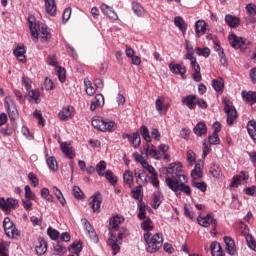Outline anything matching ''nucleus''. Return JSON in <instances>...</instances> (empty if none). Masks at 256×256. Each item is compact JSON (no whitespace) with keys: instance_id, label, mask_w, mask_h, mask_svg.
Masks as SVG:
<instances>
[{"instance_id":"obj_46","label":"nucleus","mask_w":256,"mask_h":256,"mask_svg":"<svg viewBox=\"0 0 256 256\" xmlns=\"http://www.w3.org/2000/svg\"><path fill=\"white\" fill-rule=\"evenodd\" d=\"M195 53H196V55H199L202 57H209L211 55V49H209L208 47H206V48L197 47L195 49Z\"/></svg>"},{"instance_id":"obj_9","label":"nucleus","mask_w":256,"mask_h":256,"mask_svg":"<svg viewBox=\"0 0 256 256\" xmlns=\"http://www.w3.org/2000/svg\"><path fill=\"white\" fill-rule=\"evenodd\" d=\"M82 223H84V229L87 232V235L89 236L91 241H93V243H98L99 237L97 236V233L95 232V229L93 228L91 223H89L87 219H82Z\"/></svg>"},{"instance_id":"obj_37","label":"nucleus","mask_w":256,"mask_h":256,"mask_svg":"<svg viewBox=\"0 0 256 256\" xmlns=\"http://www.w3.org/2000/svg\"><path fill=\"white\" fill-rule=\"evenodd\" d=\"M53 193H54L55 197L58 199V201H60L61 205L65 206V203H67V201L65 200V197L63 196V192H61V190L59 188L54 186Z\"/></svg>"},{"instance_id":"obj_52","label":"nucleus","mask_w":256,"mask_h":256,"mask_svg":"<svg viewBox=\"0 0 256 256\" xmlns=\"http://www.w3.org/2000/svg\"><path fill=\"white\" fill-rule=\"evenodd\" d=\"M72 191L75 199H85V194L83 193V191H81V188H79V186H74Z\"/></svg>"},{"instance_id":"obj_18","label":"nucleus","mask_w":256,"mask_h":256,"mask_svg":"<svg viewBox=\"0 0 256 256\" xmlns=\"http://www.w3.org/2000/svg\"><path fill=\"white\" fill-rule=\"evenodd\" d=\"M60 149L68 159L75 158V151H73V147H71L70 144H67V142H62L60 144Z\"/></svg>"},{"instance_id":"obj_25","label":"nucleus","mask_w":256,"mask_h":256,"mask_svg":"<svg viewBox=\"0 0 256 256\" xmlns=\"http://www.w3.org/2000/svg\"><path fill=\"white\" fill-rule=\"evenodd\" d=\"M247 131L248 135H250L251 139L256 143V121L250 120L247 123Z\"/></svg>"},{"instance_id":"obj_1","label":"nucleus","mask_w":256,"mask_h":256,"mask_svg":"<svg viewBox=\"0 0 256 256\" xmlns=\"http://www.w3.org/2000/svg\"><path fill=\"white\" fill-rule=\"evenodd\" d=\"M166 172L168 175L172 177H168L165 179V183L168 188H170L173 193H176V196L179 197L182 193L185 195H191V187L187 185V176L185 175V171L183 170V163L175 162L171 163L166 167ZM181 191V192H179Z\"/></svg>"},{"instance_id":"obj_30","label":"nucleus","mask_w":256,"mask_h":256,"mask_svg":"<svg viewBox=\"0 0 256 256\" xmlns=\"http://www.w3.org/2000/svg\"><path fill=\"white\" fill-rule=\"evenodd\" d=\"M195 31H196V35H199V33H202V35H205V31H207V23L204 20H198L195 23Z\"/></svg>"},{"instance_id":"obj_4","label":"nucleus","mask_w":256,"mask_h":256,"mask_svg":"<svg viewBox=\"0 0 256 256\" xmlns=\"http://www.w3.org/2000/svg\"><path fill=\"white\" fill-rule=\"evenodd\" d=\"M147 253H157L163 247V234L156 233L151 236V232L144 233Z\"/></svg>"},{"instance_id":"obj_28","label":"nucleus","mask_w":256,"mask_h":256,"mask_svg":"<svg viewBox=\"0 0 256 256\" xmlns=\"http://www.w3.org/2000/svg\"><path fill=\"white\" fill-rule=\"evenodd\" d=\"M163 202V194H161L160 191H156L153 194V202H152V207L153 209H159V206Z\"/></svg>"},{"instance_id":"obj_56","label":"nucleus","mask_w":256,"mask_h":256,"mask_svg":"<svg viewBox=\"0 0 256 256\" xmlns=\"http://www.w3.org/2000/svg\"><path fill=\"white\" fill-rule=\"evenodd\" d=\"M47 234L50 237V239H52L53 241H57V239H59V231L51 227L47 229Z\"/></svg>"},{"instance_id":"obj_38","label":"nucleus","mask_w":256,"mask_h":256,"mask_svg":"<svg viewBox=\"0 0 256 256\" xmlns=\"http://www.w3.org/2000/svg\"><path fill=\"white\" fill-rule=\"evenodd\" d=\"M130 141L132 145H134V149H137L141 145V136L139 135V132L133 133L132 136H130Z\"/></svg>"},{"instance_id":"obj_6","label":"nucleus","mask_w":256,"mask_h":256,"mask_svg":"<svg viewBox=\"0 0 256 256\" xmlns=\"http://www.w3.org/2000/svg\"><path fill=\"white\" fill-rule=\"evenodd\" d=\"M222 101L224 103V113L227 114V124L233 125V122L237 119V110L229 98H223Z\"/></svg>"},{"instance_id":"obj_32","label":"nucleus","mask_w":256,"mask_h":256,"mask_svg":"<svg viewBox=\"0 0 256 256\" xmlns=\"http://www.w3.org/2000/svg\"><path fill=\"white\" fill-rule=\"evenodd\" d=\"M123 180L124 183L131 189V187H133V171L126 170L123 174Z\"/></svg>"},{"instance_id":"obj_22","label":"nucleus","mask_w":256,"mask_h":256,"mask_svg":"<svg viewBox=\"0 0 256 256\" xmlns=\"http://www.w3.org/2000/svg\"><path fill=\"white\" fill-rule=\"evenodd\" d=\"M225 21L232 29H237L241 23V20L238 17L229 14L225 16Z\"/></svg>"},{"instance_id":"obj_20","label":"nucleus","mask_w":256,"mask_h":256,"mask_svg":"<svg viewBox=\"0 0 256 256\" xmlns=\"http://www.w3.org/2000/svg\"><path fill=\"white\" fill-rule=\"evenodd\" d=\"M4 205L6 208H0L2 211L6 213L11 211V209H17L19 207V200L15 198H8L7 200L4 199Z\"/></svg>"},{"instance_id":"obj_21","label":"nucleus","mask_w":256,"mask_h":256,"mask_svg":"<svg viewBox=\"0 0 256 256\" xmlns=\"http://www.w3.org/2000/svg\"><path fill=\"white\" fill-rule=\"evenodd\" d=\"M36 255H45L47 253V241L43 238H38V245L35 247Z\"/></svg>"},{"instance_id":"obj_15","label":"nucleus","mask_w":256,"mask_h":256,"mask_svg":"<svg viewBox=\"0 0 256 256\" xmlns=\"http://www.w3.org/2000/svg\"><path fill=\"white\" fill-rule=\"evenodd\" d=\"M45 11L50 17H55L57 15V4L55 0H44Z\"/></svg>"},{"instance_id":"obj_40","label":"nucleus","mask_w":256,"mask_h":256,"mask_svg":"<svg viewBox=\"0 0 256 256\" xmlns=\"http://www.w3.org/2000/svg\"><path fill=\"white\" fill-rule=\"evenodd\" d=\"M84 85L87 95H89L90 97H92V95H95V88L93 87V85H91V81H89V79H84Z\"/></svg>"},{"instance_id":"obj_10","label":"nucleus","mask_w":256,"mask_h":256,"mask_svg":"<svg viewBox=\"0 0 256 256\" xmlns=\"http://www.w3.org/2000/svg\"><path fill=\"white\" fill-rule=\"evenodd\" d=\"M169 69L171 73H175L176 75H181L182 79H185V74L187 73V68L181 64H175V63H170L169 64Z\"/></svg>"},{"instance_id":"obj_27","label":"nucleus","mask_w":256,"mask_h":256,"mask_svg":"<svg viewBox=\"0 0 256 256\" xmlns=\"http://www.w3.org/2000/svg\"><path fill=\"white\" fill-rule=\"evenodd\" d=\"M242 97L249 103V105H253V103H256V92L253 91H242Z\"/></svg>"},{"instance_id":"obj_60","label":"nucleus","mask_w":256,"mask_h":256,"mask_svg":"<svg viewBox=\"0 0 256 256\" xmlns=\"http://www.w3.org/2000/svg\"><path fill=\"white\" fill-rule=\"evenodd\" d=\"M44 89L46 91H53L55 89V84L53 83V80L50 78H46L44 81Z\"/></svg>"},{"instance_id":"obj_50","label":"nucleus","mask_w":256,"mask_h":256,"mask_svg":"<svg viewBox=\"0 0 256 256\" xmlns=\"http://www.w3.org/2000/svg\"><path fill=\"white\" fill-rule=\"evenodd\" d=\"M210 173L213 177H215L216 179L221 177V167H219V165H215L213 164L210 167Z\"/></svg>"},{"instance_id":"obj_58","label":"nucleus","mask_w":256,"mask_h":256,"mask_svg":"<svg viewBox=\"0 0 256 256\" xmlns=\"http://www.w3.org/2000/svg\"><path fill=\"white\" fill-rule=\"evenodd\" d=\"M28 179L33 187H37L39 185V178H37V175L35 173L30 172L28 174Z\"/></svg>"},{"instance_id":"obj_23","label":"nucleus","mask_w":256,"mask_h":256,"mask_svg":"<svg viewBox=\"0 0 256 256\" xmlns=\"http://www.w3.org/2000/svg\"><path fill=\"white\" fill-rule=\"evenodd\" d=\"M193 132L197 137H203V135H207V125H205V122H199L194 127Z\"/></svg>"},{"instance_id":"obj_24","label":"nucleus","mask_w":256,"mask_h":256,"mask_svg":"<svg viewBox=\"0 0 256 256\" xmlns=\"http://www.w3.org/2000/svg\"><path fill=\"white\" fill-rule=\"evenodd\" d=\"M210 249L213 256H225V252H223V248L219 242H212Z\"/></svg>"},{"instance_id":"obj_54","label":"nucleus","mask_w":256,"mask_h":256,"mask_svg":"<svg viewBox=\"0 0 256 256\" xmlns=\"http://www.w3.org/2000/svg\"><path fill=\"white\" fill-rule=\"evenodd\" d=\"M246 243L249 249H252V251H256V243L251 234L246 235Z\"/></svg>"},{"instance_id":"obj_47","label":"nucleus","mask_w":256,"mask_h":256,"mask_svg":"<svg viewBox=\"0 0 256 256\" xmlns=\"http://www.w3.org/2000/svg\"><path fill=\"white\" fill-rule=\"evenodd\" d=\"M141 135L147 143H151V135L149 134V128L147 126H142L140 128Z\"/></svg>"},{"instance_id":"obj_57","label":"nucleus","mask_w":256,"mask_h":256,"mask_svg":"<svg viewBox=\"0 0 256 256\" xmlns=\"http://www.w3.org/2000/svg\"><path fill=\"white\" fill-rule=\"evenodd\" d=\"M208 142L210 145H219L221 140L219 139V134L213 133L211 136L208 137Z\"/></svg>"},{"instance_id":"obj_51","label":"nucleus","mask_w":256,"mask_h":256,"mask_svg":"<svg viewBox=\"0 0 256 256\" xmlns=\"http://www.w3.org/2000/svg\"><path fill=\"white\" fill-rule=\"evenodd\" d=\"M184 215L188 219H191V221L195 220V212L191 206H184Z\"/></svg>"},{"instance_id":"obj_12","label":"nucleus","mask_w":256,"mask_h":256,"mask_svg":"<svg viewBox=\"0 0 256 256\" xmlns=\"http://www.w3.org/2000/svg\"><path fill=\"white\" fill-rule=\"evenodd\" d=\"M92 203H90L91 209H93L94 213H99L101 209V203H103V197H101V194L96 193L92 197Z\"/></svg>"},{"instance_id":"obj_63","label":"nucleus","mask_w":256,"mask_h":256,"mask_svg":"<svg viewBox=\"0 0 256 256\" xmlns=\"http://www.w3.org/2000/svg\"><path fill=\"white\" fill-rule=\"evenodd\" d=\"M29 97L33 99V101H35V103H39V97H40V93L39 90H31L28 93Z\"/></svg>"},{"instance_id":"obj_42","label":"nucleus","mask_w":256,"mask_h":256,"mask_svg":"<svg viewBox=\"0 0 256 256\" xmlns=\"http://www.w3.org/2000/svg\"><path fill=\"white\" fill-rule=\"evenodd\" d=\"M146 153L156 159L157 161L161 159V153L153 148H149V145H146Z\"/></svg>"},{"instance_id":"obj_36","label":"nucleus","mask_w":256,"mask_h":256,"mask_svg":"<svg viewBox=\"0 0 256 256\" xmlns=\"http://www.w3.org/2000/svg\"><path fill=\"white\" fill-rule=\"evenodd\" d=\"M4 232H5V235L10 239H15V237H19V230L15 225L12 226L11 228H8V230Z\"/></svg>"},{"instance_id":"obj_34","label":"nucleus","mask_w":256,"mask_h":256,"mask_svg":"<svg viewBox=\"0 0 256 256\" xmlns=\"http://www.w3.org/2000/svg\"><path fill=\"white\" fill-rule=\"evenodd\" d=\"M212 87L217 93H220V91H223V87H225V82L221 78L212 80Z\"/></svg>"},{"instance_id":"obj_44","label":"nucleus","mask_w":256,"mask_h":256,"mask_svg":"<svg viewBox=\"0 0 256 256\" xmlns=\"http://www.w3.org/2000/svg\"><path fill=\"white\" fill-rule=\"evenodd\" d=\"M105 169H107V162H105L104 160H101L97 165H96V171L97 174L100 177H103L105 175V173H103V171H105Z\"/></svg>"},{"instance_id":"obj_26","label":"nucleus","mask_w":256,"mask_h":256,"mask_svg":"<svg viewBox=\"0 0 256 256\" xmlns=\"http://www.w3.org/2000/svg\"><path fill=\"white\" fill-rule=\"evenodd\" d=\"M174 25L178 27V29L185 35L187 31V24L185 23V20H183V17L177 16L174 18Z\"/></svg>"},{"instance_id":"obj_14","label":"nucleus","mask_w":256,"mask_h":256,"mask_svg":"<svg viewBox=\"0 0 256 256\" xmlns=\"http://www.w3.org/2000/svg\"><path fill=\"white\" fill-rule=\"evenodd\" d=\"M224 242L226 245V252L228 255H235L237 252V246L235 245V240L229 236L224 237Z\"/></svg>"},{"instance_id":"obj_2","label":"nucleus","mask_w":256,"mask_h":256,"mask_svg":"<svg viewBox=\"0 0 256 256\" xmlns=\"http://www.w3.org/2000/svg\"><path fill=\"white\" fill-rule=\"evenodd\" d=\"M123 221H125V218L123 216H114L110 219V228H109V240H108V245L111 247V249L113 250V255H117V253H119V251H121V247H119V245H121V242L123 241V233L119 232L118 236L115 237V235L113 234V231H117V229H119V225H121V223H123Z\"/></svg>"},{"instance_id":"obj_48","label":"nucleus","mask_w":256,"mask_h":256,"mask_svg":"<svg viewBox=\"0 0 256 256\" xmlns=\"http://www.w3.org/2000/svg\"><path fill=\"white\" fill-rule=\"evenodd\" d=\"M141 229H143V231H146V233H149V231H153V226L151 225V219L146 218L141 223Z\"/></svg>"},{"instance_id":"obj_59","label":"nucleus","mask_w":256,"mask_h":256,"mask_svg":"<svg viewBox=\"0 0 256 256\" xmlns=\"http://www.w3.org/2000/svg\"><path fill=\"white\" fill-rule=\"evenodd\" d=\"M56 71H57V73H58L59 81H60L61 83H65L66 76H65V70H64V68H62L61 66H57V67H56Z\"/></svg>"},{"instance_id":"obj_5","label":"nucleus","mask_w":256,"mask_h":256,"mask_svg":"<svg viewBox=\"0 0 256 256\" xmlns=\"http://www.w3.org/2000/svg\"><path fill=\"white\" fill-rule=\"evenodd\" d=\"M92 127L102 133H113L117 129V123L101 116H94L92 118Z\"/></svg>"},{"instance_id":"obj_17","label":"nucleus","mask_w":256,"mask_h":256,"mask_svg":"<svg viewBox=\"0 0 256 256\" xmlns=\"http://www.w3.org/2000/svg\"><path fill=\"white\" fill-rule=\"evenodd\" d=\"M203 160L196 163L195 168L191 172L192 179H201L203 177Z\"/></svg>"},{"instance_id":"obj_33","label":"nucleus","mask_w":256,"mask_h":256,"mask_svg":"<svg viewBox=\"0 0 256 256\" xmlns=\"http://www.w3.org/2000/svg\"><path fill=\"white\" fill-rule=\"evenodd\" d=\"M68 250L74 255H79V253L83 251V245L81 244V242H74L68 247Z\"/></svg>"},{"instance_id":"obj_53","label":"nucleus","mask_w":256,"mask_h":256,"mask_svg":"<svg viewBox=\"0 0 256 256\" xmlns=\"http://www.w3.org/2000/svg\"><path fill=\"white\" fill-rule=\"evenodd\" d=\"M8 116L11 121H16L19 119V112L17 111V107H12L8 110Z\"/></svg>"},{"instance_id":"obj_41","label":"nucleus","mask_w":256,"mask_h":256,"mask_svg":"<svg viewBox=\"0 0 256 256\" xmlns=\"http://www.w3.org/2000/svg\"><path fill=\"white\" fill-rule=\"evenodd\" d=\"M46 163L49 169H51V171H57V169H59V165L57 164V159H55V157L53 156L49 157Z\"/></svg>"},{"instance_id":"obj_3","label":"nucleus","mask_w":256,"mask_h":256,"mask_svg":"<svg viewBox=\"0 0 256 256\" xmlns=\"http://www.w3.org/2000/svg\"><path fill=\"white\" fill-rule=\"evenodd\" d=\"M29 29L31 33V37L37 41V39H41V41H49L51 39V32L49 31V27L41 22H36L35 17L30 16L28 18Z\"/></svg>"},{"instance_id":"obj_43","label":"nucleus","mask_w":256,"mask_h":256,"mask_svg":"<svg viewBox=\"0 0 256 256\" xmlns=\"http://www.w3.org/2000/svg\"><path fill=\"white\" fill-rule=\"evenodd\" d=\"M133 199L143 201V186H138L136 190L132 191Z\"/></svg>"},{"instance_id":"obj_16","label":"nucleus","mask_w":256,"mask_h":256,"mask_svg":"<svg viewBox=\"0 0 256 256\" xmlns=\"http://www.w3.org/2000/svg\"><path fill=\"white\" fill-rule=\"evenodd\" d=\"M16 59L18 61H21V63H26L27 57L25 56V53H27V49L25 48L24 45L22 46H17L14 51H13Z\"/></svg>"},{"instance_id":"obj_29","label":"nucleus","mask_w":256,"mask_h":256,"mask_svg":"<svg viewBox=\"0 0 256 256\" xmlns=\"http://www.w3.org/2000/svg\"><path fill=\"white\" fill-rule=\"evenodd\" d=\"M194 53L195 51L193 50V48H188L187 53L184 55V59L190 61L191 67L199 65V63H197V58L193 56Z\"/></svg>"},{"instance_id":"obj_19","label":"nucleus","mask_w":256,"mask_h":256,"mask_svg":"<svg viewBox=\"0 0 256 256\" xmlns=\"http://www.w3.org/2000/svg\"><path fill=\"white\" fill-rule=\"evenodd\" d=\"M58 117L60 121H69L73 117V109L69 106L63 107L58 113Z\"/></svg>"},{"instance_id":"obj_11","label":"nucleus","mask_w":256,"mask_h":256,"mask_svg":"<svg viewBox=\"0 0 256 256\" xmlns=\"http://www.w3.org/2000/svg\"><path fill=\"white\" fill-rule=\"evenodd\" d=\"M182 104L188 107V109H195L197 107V95H187L182 97Z\"/></svg>"},{"instance_id":"obj_8","label":"nucleus","mask_w":256,"mask_h":256,"mask_svg":"<svg viewBox=\"0 0 256 256\" xmlns=\"http://www.w3.org/2000/svg\"><path fill=\"white\" fill-rule=\"evenodd\" d=\"M198 224L201 225V227H217V220L213 218V213H208L206 216L202 217L201 215L197 218Z\"/></svg>"},{"instance_id":"obj_35","label":"nucleus","mask_w":256,"mask_h":256,"mask_svg":"<svg viewBox=\"0 0 256 256\" xmlns=\"http://www.w3.org/2000/svg\"><path fill=\"white\" fill-rule=\"evenodd\" d=\"M132 10L137 15V17H143L145 15V10L143 9V6L137 2L132 3Z\"/></svg>"},{"instance_id":"obj_61","label":"nucleus","mask_w":256,"mask_h":256,"mask_svg":"<svg viewBox=\"0 0 256 256\" xmlns=\"http://www.w3.org/2000/svg\"><path fill=\"white\" fill-rule=\"evenodd\" d=\"M9 242H1L0 243V256H8Z\"/></svg>"},{"instance_id":"obj_45","label":"nucleus","mask_w":256,"mask_h":256,"mask_svg":"<svg viewBox=\"0 0 256 256\" xmlns=\"http://www.w3.org/2000/svg\"><path fill=\"white\" fill-rule=\"evenodd\" d=\"M165 99L163 97H158L155 101L156 111H158L159 115H163V107H164Z\"/></svg>"},{"instance_id":"obj_62","label":"nucleus","mask_w":256,"mask_h":256,"mask_svg":"<svg viewBox=\"0 0 256 256\" xmlns=\"http://www.w3.org/2000/svg\"><path fill=\"white\" fill-rule=\"evenodd\" d=\"M24 191H25V198L24 199L35 200V195L33 194V191H31V187H29V185H26L24 187Z\"/></svg>"},{"instance_id":"obj_7","label":"nucleus","mask_w":256,"mask_h":256,"mask_svg":"<svg viewBox=\"0 0 256 256\" xmlns=\"http://www.w3.org/2000/svg\"><path fill=\"white\" fill-rule=\"evenodd\" d=\"M228 41L233 47V49H241L243 45H251V42L248 40H243V37H238L234 33H230L228 36Z\"/></svg>"},{"instance_id":"obj_13","label":"nucleus","mask_w":256,"mask_h":256,"mask_svg":"<svg viewBox=\"0 0 256 256\" xmlns=\"http://www.w3.org/2000/svg\"><path fill=\"white\" fill-rule=\"evenodd\" d=\"M100 10L102 11V13H104V15H107L109 19H113V21H117V19H119V16H117V13H115V10H113L111 6L105 3H102L100 5Z\"/></svg>"},{"instance_id":"obj_49","label":"nucleus","mask_w":256,"mask_h":256,"mask_svg":"<svg viewBox=\"0 0 256 256\" xmlns=\"http://www.w3.org/2000/svg\"><path fill=\"white\" fill-rule=\"evenodd\" d=\"M105 178L111 185H117V177L113 176V172L111 170H107L105 172Z\"/></svg>"},{"instance_id":"obj_55","label":"nucleus","mask_w":256,"mask_h":256,"mask_svg":"<svg viewBox=\"0 0 256 256\" xmlns=\"http://www.w3.org/2000/svg\"><path fill=\"white\" fill-rule=\"evenodd\" d=\"M138 219H140L142 221L147 219V211L145 210L144 203H140V205H139Z\"/></svg>"},{"instance_id":"obj_39","label":"nucleus","mask_w":256,"mask_h":256,"mask_svg":"<svg viewBox=\"0 0 256 256\" xmlns=\"http://www.w3.org/2000/svg\"><path fill=\"white\" fill-rule=\"evenodd\" d=\"M192 69L194 70L193 80L196 81V83L201 82V66H199V64H196L192 66Z\"/></svg>"},{"instance_id":"obj_31","label":"nucleus","mask_w":256,"mask_h":256,"mask_svg":"<svg viewBox=\"0 0 256 256\" xmlns=\"http://www.w3.org/2000/svg\"><path fill=\"white\" fill-rule=\"evenodd\" d=\"M134 176L136 179V183L139 185V187H142V185H145V183H147V175H145V173L135 170Z\"/></svg>"},{"instance_id":"obj_64","label":"nucleus","mask_w":256,"mask_h":256,"mask_svg":"<svg viewBox=\"0 0 256 256\" xmlns=\"http://www.w3.org/2000/svg\"><path fill=\"white\" fill-rule=\"evenodd\" d=\"M246 10L249 13V15H256V5L253 3H250L246 5Z\"/></svg>"}]
</instances>
